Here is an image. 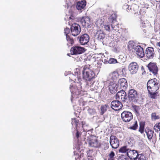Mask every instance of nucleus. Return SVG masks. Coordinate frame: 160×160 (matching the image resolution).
Wrapping results in <instances>:
<instances>
[{"instance_id":"nucleus-1","label":"nucleus","mask_w":160,"mask_h":160,"mask_svg":"<svg viewBox=\"0 0 160 160\" xmlns=\"http://www.w3.org/2000/svg\"><path fill=\"white\" fill-rule=\"evenodd\" d=\"M129 6L127 4H124L123 6V8L126 10L128 12L132 14L136 15L138 14V12L139 10V7L137 5L135 4H132L131 5L130 8H129ZM146 13L142 9H140L139 12V18L140 19V22L143 25V27L145 26V18L144 15Z\"/></svg>"},{"instance_id":"nucleus-2","label":"nucleus","mask_w":160,"mask_h":160,"mask_svg":"<svg viewBox=\"0 0 160 160\" xmlns=\"http://www.w3.org/2000/svg\"><path fill=\"white\" fill-rule=\"evenodd\" d=\"M83 78L86 82L90 81L95 78L96 75L94 72L89 68L84 67L82 72Z\"/></svg>"},{"instance_id":"nucleus-3","label":"nucleus","mask_w":160,"mask_h":160,"mask_svg":"<svg viewBox=\"0 0 160 160\" xmlns=\"http://www.w3.org/2000/svg\"><path fill=\"white\" fill-rule=\"evenodd\" d=\"M159 84L155 78L149 80L147 83L148 92H156L159 89Z\"/></svg>"},{"instance_id":"nucleus-4","label":"nucleus","mask_w":160,"mask_h":160,"mask_svg":"<svg viewBox=\"0 0 160 160\" xmlns=\"http://www.w3.org/2000/svg\"><path fill=\"white\" fill-rule=\"evenodd\" d=\"M139 95V93L136 90L133 89H130L128 93L129 101L132 103L137 102L138 100Z\"/></svg>"},{"instance_id":"nucleus-5","label":"nucleus","mask_w":160,"mask_h":160,"mask_svg":"<svg viewBox=\"0 0 160 160\" xmlns=\"http://www.w3.org/2000/svg\"><path fill=\"white\" fill-rule=\"evenodd\" d=\"M86 49L84 48L75 46L72 47L70 49V54L72 55H77L84 52Z\"/></svg>"},{"instance_id":"nucleus-6","label":"nucleus","mask_w":160,"mask_h":160,"mask_svg":"<svg viewBox=\"0 0 160 160\" xmlns=\"http://www.w3.org/2000/svg\"><path fill=\"white\" fill-rule=\"evenodd\" d=\"M121 118L123 122H128L132 119L133 115L131 112L125 111L122 113Z\"/></svg>"},{"instance_id":"nucleus-7","label":"nucleus","mask_w":160,"mask_h":160,"mask_svg":"<svg viewBox=\"0 0 160 160\" xmlns=\"http://www.w3.org/2000/svg\"><path fill=\"white\" fill-rule=\"evenodd\" d=\"M72 34L74 36L78 35L81 31L80 26L77 23H73L71 26L70 28Z\"/></svg>"},{"instance_id":"nucleus-8","label":"nucleus","mask_w":160,"mask_h":160,"mask_svg":"<svg viewBox=\"0 0 160 160\" xmlns=\"http://www.w3.org/2000/svg\"><path fill=\"white\" fill-rule=\"evenodd\" d=\"M139 69V66L135 62H131L128 65V69L131 74L136 73Z\"/></svg>"},{"instance_id":"nucleus-9","label":"nucleus","mask_w":160,"mask_h":160,"mask_svg":"<svg viewBox=\"0 0 160 160\" xmlns=\"http://www.w3.org/2000/svg\"><path fill=\"white\" fill-rule=\"evenodd\" d=\"M145 56L148 59H152L155 55V53L152 47H148L147 48L144 53Z\"/></svg>"},{"instance_id":"nucleus-10","label":"nucleus","mask_w":160,"mask_h":160,"mask_svg":"<svg viewBox=\"0 0 160 160\" xmlns=\"http://www.w3.org/2000/svg\"><path fill=\"white\" fill-rule=\"evenodd\" d=\"M110 143L112 147L113 148H117L119 145L118 139L114 135H111L110 137Z\"/></svg>"},{"instance_id":"nucleus-11","label":"nucleus","mask_w":160,"mask_h":160,"mask_svg":"<svg viewBox=\"0 0 160 160\" xmlns=\"http://www.w3.org/2000/svg\"><path fill=\"white\" fill-rule=\"evenodd\" d=\"M116 98L121 102H124L127 99L126 92L124 90L118 91L116 95Z\"/></svg>"},{"instance_id":"nucleus-12","label":"nucleus","mask_w":160,"mask_h":160,"mask_svg":"<svg viewBox=\"0 0 160 160\" xmlns=\"http://www.w3.org/2000/svg\"><path fill=\"white\" fill-rule=\"evenodd\" d=\"M149 71L152 72L154 75L157 74L158 69L155 63L150 62L147 66Z\"/></svg>"},{"instance_id":"nucleus-13","label":"nucleus","mask_w":160,"mask_h":160,"mask_svg":"<svg viewBox=\"0 0 160 160\" xmlns=\"http://www.w3.org/2000/svg\"><path fill=\"white\" fill-rule=\"evenodd\" d=\"M111 107L113 109L118 111L122 108V105L120 101L118 100H114L111 102Z\"/></svg>"},{"instance_id":"nucleus-14","label":"nucleus","mask_w":160,"mask_h":160,"mask_svg":"<svg viewBox=\"0 0 160 160\" xmlns=\"http://www.w3.org/2000/svg\"><path fill=\"white\" fill-rule=\"evenodd\" d=\"M89 145L92 147L99 148L101 147V145L96 137H92L90 139L89 142Z\"/></svg>"},{"instance_id":"nucleus-15","label":"nucleus","mask_w":160,"mask_h":160,"mask_svg":"<svg viewBox=\"0 0 160 160\" xmlns=\"http://www.w3.org/2000/svg\"><path fill=\"white\" fill-rule=\"evenodd\" d=\"M134 51L137 56L140 58H143L145 56L144 52L142 47L138 45L134 48Z\"/></svg>"},{"instance_id":"nucleus-16","label":"nucleus","mask_w":160,"mask_h":160,"mask_svg":"<svg viewBox=\"0 0 160 160\" xmlns=\"http://www.w3.org/2000/svg\"><path fill=\"white\" fill-rule=\"evenodd\" d=\"M107 18L106 16H104L101 17L99 21L100 25L102 28H103L104 30L106 31L109 32L111 31L110 25L104 24V23L105 20L107 19Z\"/></svg>"},{"instance_id":"nucleus-17","label":"nucleus","mask_w":160,"mask_h":160,"mask_svg":"<svg viewBox=\"0 0 160 160\" xmlns=\"http://www.w3.org/2000/svg\"><path fill=\"white\" fill-rule=\"evenodd\" d=\"M80 22L84 27H88L90 24V19L88 17H82L80 20Z\"/></svg>"},{"instance_id":"nucleus-18","label":"nucleus","mask_w":160,"mask_h":160,"mask_svg":"<svg viewBox=\"0 0 160 160\" xmlns=\"http://www.w3.org/2000/svg\"><path fill=\"white\" fill-rule=\"evenodd\" d=\"M138 153L137 151L129 148L128 151L127 152V155L131 159L135 160Z\"/></svg>"},{"instance_id":"nucleus-19","label":"nucleus","mask_w":160,"mask_h":160,"mask_svg":"<svg viewBox=\"0 0 160 160\" xmlns=\"http://www.w3.org/2000/svg\"><path fill=\"white\" fill-rule=\"evenodd\" d=\"M89 40V37L87 34L82 35L79 38V42L81 45H84L87 44Z\"/></svg>"},{"instance_id":"nucleus-20","label":"nucleus","mask_w":160,"mask_h":160,"mask_svg":"<svg viewBox=\"0 0 160 160\" xmlns=\"http://www.w3.org/2000/svg\"><path fill=\"white\" fill-rule=\"evenodd\" d=\"M118 84L120 86V88L122 90H125L128 86L126 80L124 78L119 79L118 81Z\"/></svg>"},{"instance_id":"nucleus-21","label":"nucleus","mask_w":160,"mask_h":160,"mask_svg":"<svg viewBox=\"0 0 160 160\" xmlns=\"http://www.w3.org/2000/svg\"><path fill=\"white\" fill-rule=\"evenodd\" d=\"M109 90L112 94L115 93L117 91V86L116 84L112 82H110L108 86Z\"/></svg>"},{"instance_id":"nucleus-22","label":"nucleus","mask_w":160,"mask_h":160,"mask_svg":"<svg viewBox=\"0 0 160 160\" xmlns=\"http://www.w3.org/2000/svg\"><path fill=\"white\" fill-rule=\"evenodd\" d=\"M145 132L148 140L151 141L153 138L154 133L153 131L149 128H146L145 129Z\"/></svg>"},{"instance_id":"nucleus-23","label":"nucleus","mask_w":160,"mask_h":160,"mask_svg":"<svg viewBox=\"0 0 160 160\" xmlns=\"http://www.w3.org/2000/svg\"><path fill=\"white\" fill-rule=\"evenodd\" d=\"M70 78V79H71V80L74 81L75 82L78 83V86H80V88H82V87L81 86V81L82 80L81 77L78 76L76 77L74 75H72Z\"/></svg>"},{"instance_id":"nucleus-24","label":"nucleus","mask_w":160,"mask_h":160,"mask_svg":"<svg viewBox=\"0 0 160 160\" xmlns=\"http://www.w3.org/2000/svg\"><path fill=\"white\" fill-rule=\"evenodd\" d=\"M86 5V2L85 0L78 2L76 5V8L78 10L84 9Z\"/></svg>"},{"instance_id":"nucleus-25","label":"nucleus","mask_w":160,"mask_h":160,"mask_svg":"<svg viewBox=\"0 0 160 160\" xmlns=\"http://www.w3.org/2000/svg\"><path fill=\"white\" fill-rule=\"evenodd\" d=\"M119 76V74L117 71H114L110 74L109 78L110 79L114 81L117 79Z\"/></svg>"},{"instance_id":"nucleus-26","label":"nucleus","mask_w":160,"mask_h":160,"mask_svg":"<svg viewBox=\"0 0 160 160\" xmlns=\"http://www.w3.org/2000/svg\"><path fill=\"white\" fill-rule=\"evenodd\" d=\"M66 40L68 42L67 44L68 46L72 45L74 43V40L69 35H67L66 36Z\"/></svg>"},{"instance_id":"nucleus-27","label":"nucleus","mask_w":160,"mask_h":160,"mask_svg":"<svg viewBox=\"0 0 160 160\" xmlns=\"http://www.w3.org/2000/svg\"><path fill=\"white\" fill-rule=\"evenodd\" d=\"M115 153L113 151H111L107 156L106 160H115Z\"/></svg>"},{"instance_id":"nucleus-28","label":"nucleus","mask_w":160,"mask_h":160,"mask_svg":"<svg viewBox=\"0 0 160 160\" xmlns=\"http://www.w3.org/2000/svg\"><path fill=\"white\" fill-rule=\"evenodd\" d=\"M71 124L72 126L75 125L76 130H77V129H78V125L79 124V120L75 118H72Z\"/></svg>"},{"instance_id":"nucleus-29","label":"nucleus","mask_w":160,"mask_h":160,"mask_svg":"<svg viewBox=\"0 0 160 160\" xmlns=\"http://www.w3.org/2000/svg\"><path fill=\"white\" fill-rule=\"evenodd\" d=\"M82 125V128H83L84 132H88L90 130V128L88 125L86 124V122L84 121H82L81 122Z\"/></svg>"},{"instance_id":"nucleus-30","label":"nucleus","mask_w":160,"mask_h":160,"mask_svg":"<svg viewBox=\"0 0 160 160\" xmlns=\"http://www.w3.org/2000/svg\"><path fill=\"white\" fill-rule=\"evenodd\" d=\"M96 35L97 36L98 39L100 40L104 38L105 37V34L101 30L97 31Z\"/></svg>"},{"instance_id":"nucleus-31","label":"nucleus","mask_w":160,"mask_h":160,"mask_svg":"<svg viewBox=\"0 0 160 160\" xmlns=\"http://www.w3.org/2000/svg\"><path fill=\"white\" fill-rule=\"evenodd\" d=\"M135 160H147V159L146 158L143 154H138V153L137 157Z\"/></svg>"},{"instance_id":"nucleus-32","label":"nucleus","mask_w":160,"mask_h":160,"mask_svg":"<svg viewBox=\"0 0 160 160\" xmlns=\"http://www.w3.org/2000/svg\"><path fill=\"white\" fill-rule=\"evenodd\" d=\"M129 148H128L127 146H124L122 147L119 150V152L124 153L128 152V151Z\"/></svg>"},{"instance_id":"nucleus-33","label":"nucleus","mask_w":160,"mask_h":160,"mask_svg":"<svg viewBox=\"0 0 160 160\" xmlns=\"http://www.w3.org/2000/svg\"><path fill=\"white\" fill-rule=\"evenodd\" d=\"M132 123H133V125L130 127L129 128L131 130H136L138 127L137 121L136 120H135L132 122Z\"/></svg>"},{"instance_id":"nucleus-34","label":"nucleus","mask_w":160,"mask_h":160,"mask_svg":"<svg viewBox=\"0 0 160 160\" xmlns=\"http://www.w3.org/2000/svg\"><path fill=\"white\" fill-rule=\"evenodd\" d=\"M108 106V104H105L101 106L100 108L101 111L100 114L101 115H103L104 112L107 111V107Z\"/></svg>"},{"instance_id":"nucleus-35","label":"nucleus","mask_w":160,"mask_h":160,"mask_svg":"<svg viewBox=\"0 0 160 160\" xmlns=\"http://www.w3.org/2000/svg\"><path fill=\"white\" fill-rule=\"evenodd\" d=\"M145 123L144 122H140V123L139 131L142 134L143 133L144 130Z\"/></svg>"},{"instance_id":"nucleus-36","label":"nucleus","mask_w":160,"mask_h":160,"mask_svg":"<svg viewBox=\"0 0 160 160\" xmlns=\"http://www.w3.org/2000/svg\"><path fill=\"white\" fill-rule=\"evenodd\" d=\"M104 62H108L107 61H106L105 60ZM108 63L110 64H115L118 63L117 59L113 58H110L108 61Z\"/></svg>"},{"instance_id":"nucleus-37","label":"nucleus","mask_w":160,"mask_h":160,"mask_svg":"<svg viewBox=\"0 0 160 160\" xmlns=\"http://www.w3.org/2000/svg\"><path fill=\"white\" fill-rule=\"evenodd\" d=\"M150 95V97L152 99H156L157 98V93L156 92H148Z\"/></svg>"},{"instance_id":"nucleus-38","label":"nucleus","mask_w":160,"mask_h":160,"mask_svg":"<svg viewBox=\"0 0 160 160\" xmlns=\"http://www.w3.org/2000/svg\"><path fill=\"white\" fill-rule=\"evenodd\" d=\"M154 129L156 132H160V122L156 123L154 126Z\"/></svg>"},{"instance_id":"nucleus-39","label":"nucleus","mask_w":160,"mask_h":160,"mask_svg":"<svg viewBox=\"0 0 160 160\" xmlns=\"http://www.w3.org/2000/svg\"><path fill=\"white\" fill-rule=\"evenodd\" d=\"M151 118L152 119L154 120L158 119L160 118V117L158 115H157L156 113L155 112L152 113L151 114Z\"/></svg>"},{"instance_id":"nucleus-40","label":"nucleus","mask_w":160,"mask_h":160,"mask_svg":"<svg viewBox=\"0 0 160 160\" xmlns=\"http://www.w3.org/2000/svg\"><path fill=\"white\" fill-rule=\"evenodd\" d=\"M118 160H127V158H126V156L123 155H121L118 157Z\"/></svg>"},{"instance_id":"nucleus-41","label":"nucleus","mask_w":160,"mask_h":160,"mask_svg":"<svg viewBox=\"0 0 160 160\" xmlns=\"http://www.w3.org/2000/svg\"><path fill=\"white\" fill-rule=\"evenodd\" d=\"M132 107L136 112L138 113L139 112L140 109V108L139 106L134 105H132Z\"/></svg>"},{"instance_id":"nucleus-42","label":"nucleus","mask_w":160,"mask_h":160,"mask_svg":"<svg viewBox=\"0 0 160 160\" xmlns=\"http://www.w3.org/2000/svg\"><path fill=\"white\" fill-rule=\"evenodd\" d=\"M93 152V150H89L87 151V154L88 157H92V154Z\"/></svg>"},{"instance_id":"nucleus-43","label":"nucleus","mask_w":160,"mask_h":160,"mask_svg":"<svg viewBox=\"0 0 160 160\" xmlns=\"http://www.w3.org/2000/svg\"><path fill=\"white\" fill-rule=\"evenodd\" d=\"M70 32V29L68 28H66L64 29V33L66 35V36L67 35H68V34Z\"/></svg>"},{"instance_id":"nucleus-44","label":"nucleus","mask_w":160,"mask_h":160,"mask_svg":"<svg viewBox=\"0 0 160 160\" xmlns=\"http://www.w3.org/2000/svg\"><path fill=\"white\" fill-rule=\"evenodd\" d=\"M88 112L91 115L94 114L95 111L94 109L89 108L88 110Z\"/></svg>"},{"instance_id":"nucleus-45","label":"nucleus","mask_w":160,"mask_h":160,"mask_svg":"<svg viewBox=\"0 0 160 160\" xmlns=\"http://www.w3.org/2000/svg\"><path fill=\"white\" fill-rule=\"evenodd\" d=\"M78 129H77V130H76L77 132L76 133V137L78 139L80 135H81V133L78 131Z\"/></svg>"},{"instance_id":"nucleus-46","label":"nucleus","mask_w":160,"mask_h":160,"mask_svg":"<svg viewBox=\"0 0 160 160\" xmlns=\"http://www.w3.org/2000/svg\"><path fill=\"white\" fill-rule=\"evenodd\" d=\"M111 27H112V29L114 30H115V26H114L112 24H111Z\"/></svg>"},{"instance_id":"nucleus-47","label":"nucleus","mask_w":160,"mask_h":160,"mask_svg":"<svg viewBox=\"0 0 160 160\" xmlns=\"http://www.w3.org/2000/svg\"><path fill=\"white\" fill-rule=\"evenodd\" d=\"M73 17H72V16H71L69 17V19H73Z\"/></svg>"},{"instance_id":"nucleus-48","label":"nucleus","mask_w":160,"mask_h":160,"mask_svg":"<svg viewBox=\"0 0 160 160\" xmlns=\"http://www.w3.org/2000/svg\"><path fill=\"white\" fill-rule=\"evenodd\" d=\"M157 2H160V0H155Z\"/></svg>"},{"instance_id":"nucleus-49","label":"nucleus","mask_w":160,"mask_h":160,"mask_svg":"<svg viewBox=\"0 0 160 160\" xmlns=\"http://www.w3.org/2000/svg\"><path fill=\"white\" fill-rule=\"evenodd\" d=\"M158 45L160 47V42H158Z\"/></svg>"},{"instance_id":"nucleus-50","label":"nucleus","mask_w":160,"mask_h":160,"mask_svg":"<svg viewBox=\"0 0 160 160\" xmlns=\"http://www.w3.org/2000/svg\"><path fill=\"white\" fill-rule=\"evenodd\" d=\"M67 55L70 56V53H68L67 54Z\"/></svg>"},{"instance_id":"nucleus-51","label":"nucleus","mask_w":160,"mask_h":160,"mask_svg":"<svg viewBox=\"0 0 160 160\" xmlns=\"http://www.w3.org/2000/svg\"><path fill=\"white\" fill-rule=\"evenodd\" d=\"M87 84L88 85H89V84H88V82H87Z\"/></svg>"},{"instance_id":"nucleus-52","label":"nucleus","mask_w":160,"mask_h":160,"mask_svg":"<svg viewBox=\"0 0 160 160\" xmlns=\"http://www.w3.org/2000/svg\"><path fill=\"white\" fill-rule=\"evenodd\" d=\"M102 54V53H99V54Z\"/></svg>"},{"instance_id":"nucleus-53","label":"nucleus","mask_w":160,"mask_h":160,"mask_svg":"<svg viewBox=\"0 0 160 160\" xmlns=\"http://www.w3.org/2000/svg\"><path fill=\"white\" fill-rule=\"evenodd\" d=\"M97 55V54H95V55Z\"/></svg>"}]
</instances>
